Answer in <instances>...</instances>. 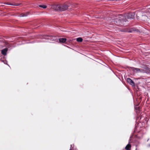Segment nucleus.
Wrapping results in <instances>:
<instances>
[{
    "instance_id": "obj_1",
    "label": "nucleus",
    "mask_w": 150,
    "mask_h": 150,
    "mask_svg": "<svg viewBox=\"0 0 150 150\" xmlns=\"http://www.w3.org/2000/svg\"><path fill=\"white\" fill-rule=\"evenodd\" d=\"M130 69L134 73H149L150 72V70L149 68L145 70L142 69L135 68L133 67H130Z\"/></svg>"
},
{
    "instance_id": "obj_2",
    "label": "nucleus",
    "mask_w": 150,
    "mask_h": 150,
    "mask_svg": "<svg viewBox=\"0 0 150 150\" xmlns=\"http://www.w3.org/2000/svg\"><path fill=\"white\" fill-rule=\"evenodd\" d=\"M54 7L55 10L57 11H63L66 10L68 8V6L66 4H58L54 5Z\"/></svg>"
},
{
    "instance_id": "obj_3",
    "label": "nucleus",
    "mask_w": 150,
    "mask_h": 150,
    "mask_svg": "<svg viewBox=\"0 0 150 150\" xmlns=\"http://www.w3.org/2000/svg\"><path fill=\"white\" fill-rule=\"evenodd\" d=\"M120 31L122 32H128V33H132L133 32L137 31H138V30L137 29H136L134 28H131L129 30H128L127 29H122L120 30Z\"/></svg>"
},
{
    "instance_id": "obj_4",
    "label": "nucleus",
    "mask_w": 150,
    "mask_h": 150,
    "mask_svg": "<svg viewBox=\"0 0 150 150\" xmlns=\"http://www.w3.org/2000/svg\"><path fill=\"white\" fill-rule=\"evenodd\" d=\"M134 18V13H129L127 16V18L128 19H132Z\"/></svg>"
},
{
    "instance_id": "obj_5",
    "label": "nucleus",
    "mask_w": 150,
    "mask_h": 150,
    "mask_svg": "<svg viewBox=\"0 0 150 150\" xmlns=\"http://www.w3.org/2000/svg\"><path fill=\"white\" fill-rule=\"evenodd\" d=\"M114 24L117 25H119L121 23V21L119 19H115L114 20Z\"/></svg>"
},
{
    "instance_id": "obj_6",
    "label": "nucleus",
    "mask_w": 150,
    "mask_h": 150,
    "mask_svg": "<svg viewBox=\"0 0 150 150\" xmlns=\"http://www.w3.org/2000/svg\"><path fill=\"white\" fill-rule=\"evenodd\" d=\"M127 82L132 86H134V83L133 81L130 78H128L127 79Z\"/></svg>"
},
{
    "instance_id": "obj_7",
    "label": "nucleus",
    "mask_w": 150,
    "mask_h": 150,
    "mask_svg": "<svg viewBox=\"0 0 150 150\" xmlns=\"http://www.w3.org/2000/svg\"><path fill=\"white\" fill-rule=\"evenodd\" d=\"M8 49L7 48H5L1 50V54L4 55L6 54V52L8 51Z\"/></svg>"
},
{
    "instance_id": "obj_8",
    "label": "nucleus",
    "mask_w": 150,
    "mask_h": 150,
    "mask_svg": "<svg viewBox=\"0 0 150 150\" xmlns=\"http://www.w3.org/2000/svg\"><path fill=\"white\" fill-rule=\"evenodd\" d=\"M67 39L65 38H62L59 39V42H60L64 43L66 41Z\"/></svg>"
},
{
    "instance_id": "obj_9",
    "label": "nucleus",
    "mask_w": 150,
    "mask_h": 150,
    "mask_svg": "<svg viewBox=\"0 0 150 150\" xmlns=\"http://www.w3.org/2000/svg\"><path fill=\"white\" fill-rule=\"evenodd\" d=\"M131 146L130 144H128L125 147V150H130Z\"/></svg>"
},
{
    "instance_id": "obj_10",
    "label": "nucleus",
    "mask_w": 150,
    "mask_h": 150,
    "mask_svg": "<svg viewBox=\"0 0 150 150\" xmlns=\"http://www.w3.org/2000/svg\"><path fill=\"white\" fill-rule=\"evenodd\" d=\"M28 12L23 13L21 14V17L26 16L28 15Z\"/></svg>"
},
{
    "instance_id": "obj_11",
    "label": "nucleus",
    "mask_w": 150,
    "mask_h": 150,
    "mask_svg": "<svg viewBox=\"0 0 150 150\" xmlns=\"http://www.w3.org/2000/svg\"><path fill=\"white\" fill-rule=\"evenodd\" d=\"M76 40L78 42H82L83 41V39L81 38H77Z\"/></svg>"
},
{
    "instance_id": "obj_12",
    "label": "nucleus",
    "mask_w": 150,
    "mask_h": 150,
    "mask_svg": "<svg viewBox=\"0 0 150 150\" xmlns=\"http://www.w3.org/2000/svg\"><path fill=\"white\" fill-rule=\"evenodd\" d=\"M39 6L40 7L42 8H47V6L44 5H39Z\"/></svg>"
},
{
    "instance_id": "obj_13",
    "label": "nucleus",
    "mask_w": 150,
    "mask_h": 150,
    "mask_svg": "<svg viewBox=\"0 0 150 150\" xmlns=\"http://www.w3.org/2000/svg\"><path fill=\"white\" fill-rule=\"evenodd\" d=\"M147 21L148 24L150 25V19H149L147 20Z\"/></svg>"
},
{
    "instance_id": "obj_14",
    "label": "nucleus",
    "mask_w": 150,
    "mask_h": 150,
    "mask_svg": "<svg viewBox=\"0 0 150 150\" xmlns=\"http://www.w3.org/2000/svg\"><path fill=\"white\" fill-rule=\"evenodd\" d=\"M20 4H18V3H15L13 5L14 6H18Z\"/></svg>"
},
{
    "instance_id": "obj_15",
    "label": "nucleus",
    "mask_w": 150,
    "mask_h": 150,
    "mask_svg": "<svg viewBox=\"0 0 150 150\" xmlns=\"http://www.w3.org/2000/svg\"><path fill=\"white\" fill-rule=\"evenodd\" d=\"M131 140H132V138H130V141H131Z\"/></svg>"
},
{
    "instance_id": "obj_16",
    "label": "nucleus",
    "mask_w": 150,
    "mask_h": 150,
    "mask_svg": "<svg viewBox=\"0 0 150 150\" xmlns=\"http://www.w3.org/2000/svg\"><path fill=\"white\" fill-rule=\"evenodd\" d=\"M71 146L72 147V145H71Z\"/></svg>"
}]
</instances>
